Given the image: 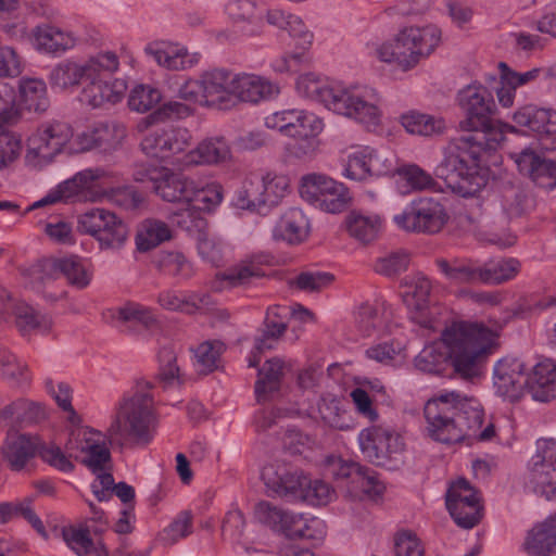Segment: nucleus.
I'll use <instances>...</instances> for the list:
<instances>
[{
	"instance_id": "f704fd0d",
	"label": "nucleus",
	"mask_w": 556,
	"mask_h": 556,
	"mask_svg": "<svg viewBox=\"0 0 556 556\" xmlns=\"http://www.w3.org/2000/svg\"><path fill=\"white\" fill-rule=\"evenodd\" d=\"M344 225L351 238L362 244H369L379 238L383 220L375 213L351 211L345 216Z\"/></svg>"
},
{
	"instance_id": "e433bc0d",
	"label": "nucleus",
	"mask_w": 556,
	"mask_h": 556,
	"mask_svg": "<svg viewBox=\"0 0 556 556\" xmlns=\"http://www.w3.org/2000/svg\"><path fill=\"white\" fill-rule=\"evenodd\" d=\"M90 84L83 90V99L92 108H101L115 104L123 99L127 89L126 83L122 79H89Z\"/></svg>"
},
{
	"instance_id": "ddd939ff",
	"label": "nucleus",
	"mask_w": 556,
	"mask_h": 556,
	"mask_svg": "<svg viewBox=\"0 0 556 556\" xmlns=\"http://www.w3.org/2000/svg\"><path fill=\"white\" fill-rule=\"evenodd\" d=\"M446 508L457 523L464 529H471L480 522L483 507L478 492L465 478L452 482L445 494Z\"/></svg>"
},
{
	"instance_id": "5701e85b",
	"label": "nucleus",
	"mask_w": 556,
	"mask_h": 556,
	"mask_svg": "<svg viewBox=\"0 0 556 556\" xmlns=\"http://www.w3.org/2000/svg\"><path fill=\"white\" fill-rule=\"evenodd\" d=\"M511 157L519 172L528 176L540 188L553 189L556 187V161L546 159L530 148L511 153Z\"/></svg>"
},
{
	"instance_id": "f03ea898",
	"label": "nucleus",
	"mask_w": 556,
	"mask_h": 556,
	"mask_svg": "<svg viewBox=\"0 0 556 556\" xmlns=\"http://www.w3.org/2000/svg\"><path fill=\"white\" fill-rule=\"evenodd\" d=\"M498 337V330L480 323H452L442 330L439 340L419 352L415 367L438 376L451 367L455 377L472 381L481 376L488 358L497 350Z\"/></svg>"
},
{
	"instance_id": "6e6552de",
	"label": "nucleus",
	"mask_w": 556,
	"mask_h": 556,
	"mask_svg": "<svg viewBox=\"0 0 556 556\" xmlns=\"http://www.w3.org/2000/svg\"><path fill=\"white\" fill-rule=\"evenodd\" d=\"M72 136V128L66 123L49 121L40 124L27 139L26 164L33 168L48 165Z\"/></svg>"
},
{
	"instance_id": "a19ab883",
	"label": "nucleus",
	"mask_w": 556,
	"mask_h": 556,
	"mask_svg": "<svg viewBox=\"0 0 556 556\" xmlns=\"http://www.w3.org/2000/svg\"><path fill=\"white\" fill-rule=\"evenodd\" d=\"M62 536L77 556H109L102 540L90 536L89 528H63Z\"/></svg>"
},
{
	"instance_id": "6e6d98bb",
	"label": "nucleus",
	"mask_w": 556,
	"mask_h": 556,
	"mask_svg": "<svg viewBox=\"0 0 556 556\" xmlns=\"http://www.w3.org/2000/svg\"><path fill=\"white\" fill-rule=\"evenodd\" d=\"M401 124L409 134L419 136L441 134L445 128L442 118L418 112L403 114Z\"/></svg>"
},
{
	"instance_id": "e2e57ef3",
	"label": "nucleus",
	"mask_w": 556,
	"mask_h": 556,
	"mask_svg": "<svg viewBox=\"0 0 556 556\" xmlns=\"http://www.w3.org/2000/svg\"><path fill=\"white\" fill-rule=\"evenodd\" d=\"M502 206L509 218L519 217L532 207L529 193L519 186L505 188Z\"/></svg>"
},
{
	"instance_id": "c85d7f7f",
	"label": "nucleus",
	"mask_w": 556,
	"mask_h": 556,
	"mask_svg": "<svg viewBox=\"0 0 556 556\" xmlns=\"http://www.w3.org/2000/svg\"><path fill=\"white\" fill-rule=\"evenodd\" d=\"M144 52L160 66L170 71H185L198 63V59L190 55L185 47L172 42H150L146 46Z\"/></svg>"
},
{
	"instance_id": "69168bd1",
	"label": "nucleus",
	"mask_w": 556,
	"mask_h": 556,
	"mask_svg": "<svg viewBox=\"0 0 556 556\" xmlns=\"http://www.w3.org/2000/svg\"><path fill=\"white\" fill-rule=\"evenodd\" d=\"M258 181L262 184L261 190L267 206L277 205L288 192L289 179L285 175L268 172L258 176Z\"/></svg>"
},
{
	"instance_id": "de8ad7c7",
	"label": "nucleus",
	"mask_w": 556,
	"mask_h": 556,
	"mask_svg": "<svg viewBox=\"0 0 556 556\" xmlns=\"http://www.w3.org/2000/svg\"><path fill=\"white\" fill-rule=\"evenodd\" d=\"M287 307H268L264 320L262 334L255 339V349L258 352L273 348V342L279 339L287 330Z\"/></svg>"
},
{
	"instance_id": "b1692460",
	"label": "nucleus",
	"mask_w": 556,
	"mask_h": 556,
	"mask_svg": "<svg viewBox=\"0 0 556 556\" xmlns=\"http://www.w3.org/2000/svg\"><path fill=\"white\" fill-rule=\"evenodd\" d=\"M105 176L106 172L100 167L80 170L73 178L60 184L55 191L48 193L41 200L35 202L31 207H40L61 201H73L76 198H80L84 190L88 189L93 181L102 179Z\"/></svg>"
},
{
	"instance_id": "423d86ee",
	"label": "nucleus",
	"mask_w": 556,
	"mask_h": 556,
	"mask_svg": "<svg viewBox=\"0 0 556 556\" xmlns=\"http://www.w3.org/2000/svg\"><path fill=\"white\" fill-rule=\"evenodd\" d=\"M192 142L193 137L188 128L163 125L149 130L143 136L140 148L150 159L186 169L184 160Z\"/></svg>"
},
{
	"instance_id": "a878e982",
	"label": "nucleus",
	"mask_w": 556,
	"mask_h": 556,
	"mask_svg": "<svg viewBox=\"0 0 556 556\" xmlns=\"http://www.w3.org/2000/svg\"><path fill=\"white\" fill-rule=\"evenodd\" d=\"M225 13L249 36L260 35L263 30L265 7L256 0H229L225 4Z\"/></svg>"
},
{
	"instance_id": "bf43d9fd",
	"label": "nucleus",
	"mask_w": 556,
	"mask_h": 556,
	"mask_svg": "<svg viewBox=\"0 0 556 556\" xmlns=\"http://www.w3.org/2000/svg\"><path fill=\"white\" fill-rule=\"evenodd\" d=\"M498 67L501 71V83L507 84L515 89L535 81L542 74L545 77H556V65L549 68L535 67L525 73L511 70L504 62H501Z\"/></svg>"
},
{
	"instance_id": "338daca9",
	"label": "nucleus",
	"mask_w": 556,
	"mask_h": 556,
	"mask_svg": "<svg viewBox=\"0 0 556 556\" xmlns=\"http://www.w3.org/2000/svg\"><path fill=\"white\" fill-rule=\"evenodd\" d=\"M291 468L290 464L280 462L264 466L261 477L266 488L275 494L282 496L283 492H286Z\"/></svg>"
},
{
	"instance_id": "20e7f679",
	"label": "nucleus",
	"mask_w": 556,
	"mask_h": 556,
	"mask_svg": "<svg viewBox=\"0 0 556 556\" xmlns=\"http://www.w3.org/2000/svg\"><path fill=\"white\" fill-rule=\"evenodd\" d=\"M441 41V30L435 25L405 27L392 42H383L376 48V56L384 63H395L402 71L414 68L428 58Z\"/></svg>"
},
{
	"instance_id": "2eb2a0df",
	"label": "nucleus",
	"mask_w": 556,
	"mask_h": 556,
	"mask_svg": "<svg viewBox=\"0 0 556 556\" xmlns=\"http://www.w3.org/2000/svg\"><path fill=\"white\" fill-rule=\"evenodd\" d=\"M274 265V256L267 252L245 255L239 262L216 275L222 288H249L267 276L266 269Z\"/></svg>"
},
{
	"instance_id": "79ce46f5",
	"label": "nucleus",
	"mask_w": 556,
	"mask_h": 556,
	"mask_svg": "<svg viewBox=\"0 0 556 556\" xmlns=\"http://www.w3.org/2000/svg\"><path fill=\"white\" fill-rule=\"evenodd\" d=\"M62 536L77 556H109L102 540L90 536L89 528H63Z\"/></svg>"
},
{
	"instance_id": "13d9d810",
	"label": "nucleus",
	"mask_w": 556,
	"mask_h": 556,
	"mask_svg": "<svg viewBox=\"0 0 556 556\" xmlns=\"http://www.w3.org/2000/svg\"><path fill=\"white\" fill-rule=\"evenodd\" d=\"M16 326L23 336L30 332H48L52 327L49 316L35 311L30 306H21L16 311Z\"/></svg>"
},
{
	"instance_id": "f8f14e48",
	"label": "nucleus",
	"mask_w": 556,
	"mask_h": 556,
	"mask_svg": "<svg viewBox=\"0 0 556 556\" xmlns=\"http://www.w3.org/2000/svg\"><path fill=\"white\" fill-rule=\"evenodd\" d=\"M528 483L535 494L556 501V440H539L529 464Z\"/></svg>"
},
{
	"instance_id": "ea45409f",
	"label": "nucleus",
	"mask_w": 556,
	"mask_h": 556,
	"mask_svg": "<svg viewBox=\"0 0 556 556\" xmlns=\"http://www.w3.org/2000/svg\"><path fill=\"white\" fill-rule=\"evenodd\" d=\"M116 319L122 331L139 333L157 326L152 309L138 303H127L117 309Z\"/></svg>"
},
{
	"instance_id": "1a4fd4ad",
	"label": "nucleus",
	"mask_w": 556,
	"mask_h": 556,
	"mask_svg": "<svg viewBox=\"0 0 556 556\" xmlns=\"http://www.w3.org/2000/svg\"><path fill=\"white\" fill-rule=\"evenodd\" d=\"M300 194L312 205L331 214L343 212L351 201L349 189L343 184L320 174L304 176Z\"/></svg>"
},
{
	"instance_id": "4468645a",
	"label": "nucleus",
	"mask_w": 556,
	"mask_h": 556,
	"mask_svg": "<svg viewBox=\"0 0 556 556\" xmlns=\"http://www.w3.org/2000/svg\"><path fill=\"white\" fill-rule=\"evenodd\" d=\"M362 453L372 464L384 466L404 451L402 437L392 428L381 425L363 429L358 434Z\"/></svg>"
},
{
	"instance_id": "c03bdc74",
	"label": "nucleus",
	"mask_w": 556,
	"mask_h": 556,
	"mask_svg": "<svg viewBox=\"0 0 556 556\" xmlns=\"http://www.w3.org/2000/svg\"><path fill=\"white\" fill-rule=\"evenodd\" d=\"M185 204V207L168 214L169 223L194 238L204 236V231L207 229L204 211L200 206H195L193 202Z\"/></svg>"
},
{
	"instance_id": "a211bd4d",
	"label": "nucleus",
	"mask_w": 556,
	"mask_h": 556,
	"mask_svg": "<svg viewBox=\"0 0 556 556\" xmlns=\"http://www.w3.org/2000/svg\"><path fill=\"white\" fill-rule=\"evenodd\" d=\"M93 435H99V432L88 427L76 428L71 431L65 448L70 455L74 452L86 453L83 464L97 473L106 469L111 462V453L108 446L96 440Z\"/></svg>"
},
{
	"instance_id": "412c9836",
	"label": "nucleus",
	"mask_w": 556,
	"mask_h": 556,
	"mask_svg": "<svg viewBox=\"0 0 556 556\" xmlns=\"http://www.w3.org/2000/svg\"><path fill=\"white\" fill-rule=\"evenodd\" d=\"M293 129L288 137L293 139L288 150L295 157L313 154L319 144L318 136L324 130V122L316 114L304 110H296Z\"/></svg>"
},
{
	"instance_id": "0eeeda50",
	"label": "nucleus",
	"mask_w": 556,
	"mask_h": 556,
	"mask_svg": "<svg viewBox=\"0 0 556 556\" xmlns=\"http://www.w3.org/2000/svg\"><path fill=\"white\" fill-rule=\"evenodd\" d=\"M456 391L440 393L430 399L424 408L427 422L428 435L443 444H455L465 441L460 421L456 418L457 413L453 405Z\"/></svg>"
},
{
	"instance_id": "052dcab7",
	"label": "nucleus",
	"mask_w": 556,
	"mask_h": 556,
	"mask_svg": "<svg viewBox=\"0 0 556 556\" xmlns=\"http://www.w3.org/2000/svg\"><path fill=\"white\" fill-rule=\"evenodd\" d=\"M86 79H108L118 70V58L114 52L98 53L83 63Z\"/></svg>"
},
{
	"instance_id": "f257e3e1",
	"label": "nucleus",
	"mask_w": 556,
	"mask_h": 556,
	"mask_svg": "<svg viewBox=\"0 0 556 556\" xmlns=\"http://www.w3.org/2000/svg\"><path fill=\"white\" fill-rule=\"evenodd\" d=\"M457 100L464 113L459 128L469 134L448 142L435 175L454 193L468 198L477 195L486 185L480 167L482 154L496 150L506 132L517 134L518 129L495 119L496 103L483 85L466 86L458 92Z\"/></svg>"
},
{
	"instance_id": "cd10ccee",
	"label": "nucleus",
	"mask_w": 556,
	"mask_h": 556,
	"mask_svg": "<svg viewBox=\"0 0 556 556\" xmlns=\"http://www.w3.org/2000/svg\"><path fill=\"white\" fill-rule=\"evenodd\" d=\"M526 390L532 399L546 403L556 399V364L543 359L532 366L526 377Z\"/></svg>"
},
{
	"instance_id": "680f3d73",
	"label": "nucleus",
	"mask_w": 556,
	"mask_h": 556,
	"mask_svg": "<svg viewBox=\"0 0 556 556\" xmlns=\"http://www.w3.org/2000/svg\"><path fill=\"white\" fill-rule=\"evenodd\" d=\"M225 345L220 341H206L194 350L195 367L200 374L207 375L218 367Z\"/></svg>"
},
{
	"instance_id": "c9c22d12",
	"label": "nucleus",
	"mask_w": 556,
	"mask_h": 556,
	"mask_svg": "<svg viewBox=\"0 0 556 556\" xmlns=\"http://www.w3.org/2000/svg\"><path fill=\"white\" fill-rule=\"evenodd\" d=\"M392 315V307L386 301L365 303L358 307L356 326L363 336L369 337L376 331L388 330Z\"/></svg>"
},
{
	"instance_id": "dca6fc26",
	"label": "nucleus",
	"mask_w": 556,
	"mask_h": 556,
	"mask_svg": "<svg viewBox=\"0 0 556 556\" xmlns=\"http://www.w3.org/2000/svg\"><path fill=\"white\" fill-rule=\"evenodd\" d=\"M453 405L457 410L455 416L465 432V441L475 439L479 442H492L496 439V427L493 422L490 421L482 429L484 410L476 397L456 392Z\"/></svg>"
},
{
	"instance_id": "37998d69",
	"label": "nucleus",
	"mask_w": 556,
	"mask_h": 556,
	"mask_svg": "<svg viewBox=\"0 0 556 556\" xmlns=\"http://www.w3.org/2000/svg\"><path fill=\"white\" fill-rule=\"evenodd\" d=\"M20 105L28 112L43 113L50 106L46 83L40 78H22L18 84Z\"/></svg>"
},
{
	"instance_id": "bb28decb",
	"label": "nucleus",
	"mask_w": 556,
	"mask_h": 556,
	"mask_svg": "<svg viewBox=\"0 0 556 556\" xmlns=\"http://www.w3.org/2000/svg\"><path fill=\"white\" fill-rule=\"evenodd\" d=\"M33 45L45 54L60 56L73 49L77 43L74 33L63 30L52 24H41L33 29Z\"/></svg>"
},
{
	"instance_id": "9d476101",
	"label": "nucleus",
	"mask_w": 556,
	"mask_h": 556,
	"mask_svg": "<svg viewBox=\"0 0 556 556\" xmlns=\"http://www.w3.org/2000/svg\"><path fill=\"white\" fill-rule=\"evenodd\" d=\"M78 227L83 232L92 236L102 250H118L128 238L126 224L105 208L96 207L81 214Z\"/></svg>"
},
{
	"instance_id": "7ed1b4c3",
	"label": "nucleus",
	"mask_w": 556,
	"mask_h": 556,
	"mask_svg": "<svg viewBox=\"0 0 556 556\" xmlns=\"http://www.w3.org/2000/svg\"><path fill=\"white\" fill-rule=\"evenodd\" d=\"M153 384L141 380L137 382L135 393L124 399L115 421L109 432L112 438L130 439L136 444H149L155 432L157 419L154 399L150 393Z\"/></svg>"
},
{
	"instance_id": "c756f323",
	"label": "nucleus",
	"mask_w": 556,
	"mask_h": 556,
	"mask_svg": "<svg viewBox=\"0 0 556 556\" xmlns=\"http://www.w3.org/2000/svg\"><path fill=\"white\" fill-rule=\"evenodd\" d=\"M285 369V362L278 357L267 359L258 369L254 384V393L258 404L273 401L279 394Z\"/></svg>"
},
{
	"instance_id": "a18cd8bd",
	"label": "nucleus",
	"mask_w": 556,
	"mask_h": 556,
	"mask_svg": "<svg viewBox=\"0 0 556 556\" xmlns=\"http://www.w3.org/2000/svg\"><path fill=\"white\" fill-rule=\"evenodd\" d=\"M441 273L456 285L481 283V266L471 260H438Z\"/></svg>"
},
{
	"instance_id": "4d7b16f0",
	"label": "nucleus",
	"mask_w": 556,
	"mask_h": 556,
	"mask_svg": "<svg viewBox=\"0 0 556 556\" xmlns=\"http://www.w3.org/2000/svg\"><path fill=\"white\" fill-rule=\"evenodd\" d=\"M0 375L14 387L28 386L31 380L27 365L18 362L17 358L4 348H0Z\"/></svg>"
},
{
	"instance_id": "393cba45",
	"label": "nucleus",
	"mask_w": 556,
	"mask_h": 556,
	"mask_svg": "<svg viewBox=\"0 0 556 556\" xmlns=\"http://www.w3.org/2000/svg\"><path fill=\"white\" fill-rule=\"evenodd\" d=\"M513 121L535 134L540 139L556 135V110L552 106L525 104L514 112Z\"/></svg>"
},
{
	"instance_id": "aec40b11",
	"label": "nucleus",
	"mask_w": 556,
	"mask_h": 556,
	"mask_svg": "<svg viewBox=\"0 0 556 556\" xmlns=\"http://www.w3.org/2000/svg\"><path fill=\"white\" fill-rule=\"evenodd\" d=\"M526 364L518 357L505 356L493 368V384L497 395L517 402L526 390Z\"/></svg>"
},
{
	"instance_id": "39448f33",
	"label": "nucleus",
	"mask_w": 556,
	"mask_h": 556,
	"mask_svg": "<svg viewBox=\"0 0 556 556\" xmlns=\"http://www.w3.org/2000/svg\"><path fill=\"white\" fill-rule=\"evenodd\" d=\"M323 104L330 111L348 116L366 128H376L380 124L381 112L378 96L367 87H348L341 83H329L324 91Z\"/></svg>"
},
{
	"instance_id": "f3484780",
	"label": "nucleus",
	"mask_w": 556,
	"mask_h": 556,
	"mask_svg": "<svg viewBox=\"0 0 556 556\" xmlns=\"http://www.w3.org/2000/svg\"><path fill=\"white\" fill-rule=\"evenodd\" d=\"M126 136L127 129L123 124L102 123L77 134L73 144L76 152L96 150L106 154L116 151Z\"/></svg>"
},
{
	"instance_id": "6ab92c4d",
	"label": "nucleus",
	"mask_w": 556,
	"mask_h": 556,
	"mask_svg": "<svg viewBox=\"0 0 556 556\" xmlns=\"http://www.w3.org/2000/svg\"><path fill=\"white\" fill-rule=\"evenodd\" d=\"M404 286L407 287V290L402 293V299L409 311V318L422 328L432 329L434 319L429 309L432 290L430 279L421 274H416L405 278Z\"/></svg>"
},
{
	"instance_id": "4c0bfd02",
	"label": "nucleus",
	"mask_w": 556,
	"mask_h": 556,
	"mask_svg": "<svg viewBox=\"0 0 556 556\" xmlns=\"http://www.w3.org/2000/svg\"><path fill=\"white\" fill-rule=\"evenodd\" d=\"M230 156V149L222 138H210L201 141L195 148H190L185 156L184 166L190 168L204 164H216Z\"/></svg>"
},
{
	"instance_id": "7c9ffc66",
	"label": "nucleus",
	"mask_w": 556,
	"mask_h": 556,
	"mask_svg": "<svg viewBox=\"0 0 556 556\" xmlns=\"http://www.w3.org/2000/svg\"><path fill=\"white\" fill-rule=\"evenodd\" d=\"M203 98L206 104H218L230 100L233 91L235 73L225 68H213L200 75Z\"/></svg>"
},
{
	"instance_id": "774afa93",
	"label": "nucleus",
	"mask_w": 556,
	"mask_h": 556,
	"mask_svg": "<svg viewBox=\"0 0 556 556\" xmlns=\"http://www.w3.org/2000/svg\"><path fill=\"white\" fill-rule=\"evenodd\" d=\"M334 276L327 271L306 270L296 275L290 280V286L303 292H320L329 287Z\"/></svg>"
},
{
	"instance_id": "4be33fe9",
	"label": "nucleus",
	"mask_w": 556,
	"mask_h": 556,
	"mask_svg": "<svg viewBox=\"0 0 556 556\" xmlns=\"http://www.w3.org/2000/svg\"><path fill=\"white\" fill-rule=\"evenodd\" d=\"M152 189L164 201L189 203L195 192V180L168 167H161L150 176Z\"/></svg>"
},
{
	"instance_id": "8fccbe9b",
	"label": "nucleus",
	"mask_w": 556,
	"mask_h": 556,
	"mask_svg": "<svg viewBox=\"0 0 556 556\" xmlns=\"http://www.w3.org/2000/svg\"><path fill=\"white\" fill-rule=\"evenodd\" d=\"M318 413L326 425L338 430H348L351 428L352 419L344 408V401L326 394L318 402Z\"/></svg>"
},
{
	"instance_id": "49530a36",
	"label": "nucleus",
	"mask_w": 556,
	"mask_h": 556,
	"mask_svg": "<svg viewBox=\"0 0 556 556\" xmlns=\"http://www.w3.org/2000/svg\"><path fill=\"white\" fill-rule=\"evenodd\" d=\"M523 549L528 556H552L556 554V536L547 519L534 526L528 532Z\"/></svg>"
},
{
	"instance_id": "3c124183",
	"label": "nucleus",
	"mask_w": 556,
	"mask_h": 556,
	"mask_svg": "<svg viewBox=\"0 0 556 556\" xmlns=\"http://www.w3.org/2000/svg\"><path fill=\"white\" fill-rule=\"evenodd\" d=\"M348 489L351 496L355 498L376 501L383 494L384 484L374 469L362 466L354 482L348 485Z\"/></svg>"
},
{
	"instance_id": "09e8293b",
	"label": "nucleus",
	"mask_w": 556,
	"mask_h": 556,
	"mask_svg": "<svg viewBox=\"0 0 556 556\" xmlns=\"http://www.w3.org/2000/svg\"><path fill=\"white\" fill-rule=\"evenodd\" d=\"M86 78L83 63L66 59L55 64L48 75L52 89L68 90Z\"/></svg>"
},
{
	"instance_id": "72a5a7b5",
	"label": "nucleus",
	"mask_w": 556,
	"mask_h": 556,
	"mask_svg": "<svg viewBox=\"0 0 556 556\" xmlns=\"http://www.w3.org/2000/svg\"><path fill=\"white\" fill-rule=\"evenodd\" d=\"M232 96L241 101L257 103L278 94L276 85L260 76L245 73H235Z\"/></svg>"
},
{
	"instance_id": "9b49d317",
	"label": "nucleus",
	"mask_w": 556,
	"mask_h": 556,
	"mask_svg": "<svg viewBox=\"0 0 556 556\" xmlns=\"http://www.w3.org/2000/svg\"><path fill=\"white\" fill-rule=\"evenodd\" d=\"M447 219L443 205L432 198L414 200L393 217L400 229L418 233H437Z\"/></svg>"
},
{
	"instance_id": "603ef678",
	"label": "nucleus",
	"mask_w": 556,
	"mask_h": 556,
	"mask_svg": "<svg viewBox=\"0 0 556 556\" xmlns=\"http://www.w3.org/2000/svg\"><path fill=\"white\" fill-rule=\"evenodd\" d=\"M172 238V231L165 222L147 219L136 236V245L140 252H148Z\"/></svg>"
},
{
	"instance_id": "2f4dec72",
	"label": "nucleus",
	"mask_w": 556,
	"mask_h": 556,
	"mask_svg": "<svg viewBox=\"0 0 556 556\" xmlns=\"http://www.w3.org/2000/svg\"><path fill=\"white\" fill-rule=\"evenodd\" d=\"M38 441L26 434L8 435L1 453L3 460L13 471H21L37 455Z\"/></svg>"
},
{
	"instance_id": "0e129e2a",
	"label": "nucleus",
	"mask_w": 556,
	"mask_h": 556,
	"mask_svg": "<svg viewBox=\"0 0 556 556\" xmlns=\"http://www.w3.org/2000/svg\"><path fill=\"white\" fill-rule=\"evenodd\" d=\"M162 100L161 91L151 85H137L128 97V106L131 111L146 113L157 105Z\"/></svg>"
},
{
	"instance_id": "473e14b6",
	"label": "nucleus",
	"mask_w": 556,
	"mask_h": 556,
	"mask_svg": "<svg viewBox=\"0 0 556 556\" xmlns=\"http://www.w3.org/2000/svg\"><path fill=\"white\" fill-rule=\"evenodd\" d=\"M157 303L167 311L193 315L212 304L206 292L164 290L157 296Z\"/></svg>"
},
{
	"instance_id": "58836bf2",
	"label": "nucleus",
	"mask_w": 556,
	"mask_h": 556,
	"mask_svg": "<svg viewBox=\"0 0 556 556\" xmlns=\"http://www.w3.org/2000/svg\"><path fill=\"white\" fill-rule=\"evenodd\" d=\"M308 230V220L304 213L296 207L286 211L273 229L275 240L286 241L290 244L302 242Z\"/></svg>"
},
{
	"instance_id": "864d4df0",
	"label": "nucleus",
	"mask_w": 556,
	"mask_h": 556,
	"mask_svg": "<svg viewBox=\"0 0 556 556\" xmlns=\"http://www.w3.org/2000/svg\"><path fill=\"white\" fill-rule=\"evenodd\" d=\"M261 187L258 176L245 179L232 199L233 206L238 210L261 212L262 208L267 206Z\"/></svg>"
},
{
	"instance_id": "5fc2aeb1",
	"label": "nucleus",
	"mask_w": 556,
	"mask_h": 556,
	"mask_svg": "<svg viewBox=\"0 0 556 556\" xmlns=\"http://www.w3.org/2000/svg\"><path fill=\"white\" fill-rule=\"evenodd\" d=\"M520 263L516 258L490 261L481 266V283L500 285L511 280L519 273Z\"/></svg>"
}]
</instances>
